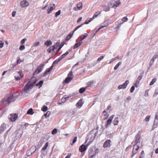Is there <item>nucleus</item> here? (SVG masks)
<instances>
[{
    "instance_id": "1",
    "label": "nucleus",
    "mask_w": 158,
    "mask_h": 158,
    "mask_svg": "<svg viewBox=\"0 0 158 158\" xmlns=\"http://www.w3.org/2000/svg\"><path fill=\"white\" fill-rule=\"evenodd\" d=\"M36 79L35 78H32L30 81L26 85L23 90L22 92V94L24 96H27L30 91L35 84Z\"/></svg>"
},
{
    "instance_id": "2",
    "label": "nucleus",
    "mask_w": 158,
    "mask_h": 158,
    "mask_svg": "<svg viewBox=\"0 0 158 158\" xmlns=\"http://www.w3.org/2000/svg\"><path fill=\"white\" fill-rule=\"evenodd\" d=\"M89 137H90V138H91V139L90 141H89V138H88V139L87 140V141H89V143L87 144V146H86L85 145L83 144L82 145L80 146L79 148V150L81 152H82L85 151L87 149V147H88L89 145V144H90L93 141L94 139V137L92 135H90L89 136Z\"/></svg>"
},
{
    "instance_id": "3",
    "label": "nucleus",
    "mask_w": 158,
    "mask_h": 158,
    "mask_svg": "<svg viewBox=\"0 0 158 158\" xmlns=\"http://www.w3.org/2000/svg\"><path fill=\"white\" fill-rule=\"evenodd\" d=\"M18 118V115L16 114H11L8 116V118L10 121L14 122Z\"/></svg>"
},
{
    "instance_id": "4",
    "label": "nucleus",
    "mask_w": 158,
    "mask_h": 158,
    "mask_svg": "<svg viewBox=\"0 0 158 158\" xmlns=\"http://www.w3.org/2000/svg\"><path fill=\"white\" fill-rule=\"evenodd\" d=\"M73 77L72 72L71 71L68 74L67 77L65 79L64 83H68L73 79Z\"/></svg>"
},
{
    "instance_id": "5",
    "label": "nucleus",
    "mask_w": 158,
    "mask_h": 158,
    "mask_svg": "<svg viewBox=\"0 0 158 158\" xmlns=\"http://www.w3.org/2000/svg\"><path fill=\"white\" fill-rule=\"evenodd\" d=\"M15 77L16 80H19L23 76L22 71L16 72L14 73Z\"/></svg>"
},
{
    "instance_id": "6",
    "label": "nucleus",
    "mask_w": 158,
    "mask_h": 158,
    "mask_svg": "<svg viewBox=\"0 0 158 158\" xmlns=\"http://www.w3.org/2000/svg\"><path fill=\"white\" fill-rule=\"evenodd\" d=\"M129 81H126L125 82H124L123 84L119 85L118 87V89H125L127 87V85L129 84Z\"/></svg>"
},
{
    "instance_id": "7",
    "label": "nucleus",
    "mask_w": 158,
    "mask_h": 158,
    "mask_svg": "<svg viewBox=\"0 0 158 158\" xmlns=\"http://www.w3.org/2000/svg\"><path fill=\"white\" fill-rule=\"evenodd\" d=\"M44 67V64H41L38 68L35 71L34 73L35 74H38L42 71Z\"/></svg>"
},
{
    "instance_id": "8",
    "label": "nucleus",
    "mask_w": 158,
    "mask_h": 158,
    "mask_svg": "<svg viewBox=\"0 0 158 158\" xmlns=\"http://www.w3.org/2000/svg\"><path fill=\"white\" fill-rule=\"evenodd\" d=\"M29 4V2L26 0H24L20 2V6L22 7L28 6Z\"/></svg>"
},
{
    "instance_id": "9",
    "label": "nucleus",
    "mask_w": 158,
    "mask_h": 158,
    "mask_svg": "<svg viewBox=\"0 0 158 158\" xmlns=\"http://www.w3.org/2000/svg\"><path fill=\"white\" fill-rule=\"evenodd\" d=\"M48 142L46 143L44 147L42 148V150H41V152L44 155H45L47 154V152H45L44 150L47 149V148L48 146Z\"/></svg>"
},
{
    "instance_id": "10",
    "label": "nucleus",
    "mask_w": 158,
    "mask_h": 158,
    "mask_svg": "<svg viewBox=\"0 0 158 158\" xmlns=\"http://www.w3.org/2000/svg\"><path fill=\"white\" fill-rule=\"evenodd\" d=\"M6 102L8 104L13 102L14 101L13 96L11 95H8L7 96V98L6 99Z\"/></svg>"
},
{
    "instance_id": "11",
    "label": "nucleus",
    "mask_w": 158,
    "mask_h": 158,
    "mask_svg": "<svg viewBox=\"0 0 158 158\" xmlns=\"http://www.w3.org/2000/svg\"><path fill=\"white\" fill-rule=\"evenodd\" d=\"M139 146L137 144H135L134 145L133 150V155H135L136 153V152L138 150L139 148Z\"/></svg>"
},
{
    "instance_id": "12",
    "label": "nucleus",
    "mask_w": 158,
    "mask_h": 158,
    "mask_svg": "<svg viewBox=\"0 0 158 158\" xmlns=\"http://www.w3.org/2000/svg\"><path fill=\"white\" fill-rule=\"evenodd\" d=\"M121 4V2L119 0H117L115 2L114 5L112 7V8L116 9L117 7L118 6Z\"/></svg>"
},
{
    "instance_id": "13",
    "label": "nucleus",
    "mask_w": 158,
    "mask_h": 158,
    "mask_svg": "<svg viewBox=\"0 0 158 158\" xmlns=\"http://www.w3.org/2000/svg\"><path fill=\"white\" fill-rule=\"evenodd\" d=\"M6 125L4 123H2L0 127V133H2L6 129Z\"/></svg>"
},
{
    "instance_id": "14",
    "label": "nucleus",
    "mask_w": 158,
    "mask_h": 158,
    "mask_svg": "<svg viewBox=\"0 0 158 158\" xmlns=\"http://www.w3.org/2000/svg\"><path fill=\"white\" fill-rule=\"evenodd\" d=\"M110 140H108L106 141L103 144L104 148H106V147H110Z\"/></svg>"
},
{
    "instance_id": "15",
    "label": "nucleus",
    "mask_w": 158,
    "mask_h": 158,
    "mask_svg": "<svg viewBox=\"0 0 158 158\" xmlns=\"http://www.w3.org/2000/svg\"><path fill=\"white\" fill-rule=\"evenodd\" d=\"M158 56L157 55H154L152 58L151 59L150 61V65H152L153 64L154 61L156 60V59L157 58Z\"/></svg>"
},
{
    "instance_id": "16",
    "label": "nucleus",
    "mask_w": 158,
    "mask_h": 158,
    "mask_svg": "<svg viewBox=\"0 0 158 158\" xmlns=\"http://www.w3.org/2000/svg\"><path fill=\"white\" fill-rule=\"evenodd\" d=\"M114 117V115H112L109 118V120H108L107 124L106 126V127L107 126L109 125H110L112 123V120L113 119Z\"/></svg>"
},
{
    "instance_id": "17",
    "label": "nucleus",
    "mask_w": 158,
    "mask_h": 158,
    "mask_svg": "<svg viewBox=\"0 0 158 158\" xmlns=\"http://www.w3.org/2000/svg\"><path fill=\"white\" fill-rule=\"evenodd\" d=\"M83 104L82 99H80L77 103V106L78 108H80L81 107Z\"/></svg>"
},
{
    "instance_id": "18",
    "label": "nucleus",
    "mask_w": 158,
    "mask_h": 158,
    "mask_svg": "<svg viewBox=\"0 0 158 158\" xmlns=\"http://www.w3.org/2000/svg\"><path fill=\"white\" fill-rule=\"evenodd\" d=\"M135 143L137 144L140 142V136L139 135H137L135 137Z\"/></svg>"
},
{
    "instance_id": "19",
    "label": "nucleus",
    "mask_w": 158,
    "mask_h": 158,
    "mask_svg": "<svg viewBox=\"0 0 158 158\" xmlns=\"http://www.w3.org/2000/svg\"><path fill=\"white\" fill-rule=\"evenodd\" d=\"M70 52V50H69L67 51L65 53L62 54L61 55L59 58V60H62L63 58H64L66 56H67Z\"/></svg>"
},
{
    "instance_id": "20",
    "label": "nucleus",
    "mask_w": 158,
    "mask_h": 158,
    "mask_svg": "<svg viewBox=\"0 0 158 158\" xmlns=\"http://www.w3.org/2000/svg\"><path fill=\"white\" fill-rule=\"evenodd\" d=\"M127 20L128 18L127 17H123L122 19V21L123 22V23H121L118 25V27H117V29H118L121 26V25L123 23L127 21Z\"/></svg>"
},
{
    "instance_id": "21",
    "label": "nucleus",
    "mask_w": 158,
    "mask_h": 158,
    "mask_svg": "<svg viewBox=\"0 0 158 158\" xmlns=\"http://www.w3.org/2000/svg\"><path fill=\"white\" fill-rule=\"evenodd\" d=\"M82 3L81 2H79L77 5V7L79 10H80L82 8Z\"/></svg>"
},
{
    "instance_id": "22",
    "label": "nucleus",
    "mask_w": 158,
    "mask_h": 158,
    "mask_svg": "<svg viewBox=\"0 0 158 158\" xmlns=\"http://www.w3.org/2000/svg\"><path fill=\"white\" fill-rule=\"evenodd\" d=\"M44 44L47 46L48 47L52 45V43L50 40H48Z\"/></svg>"
},
{
    "instance_id": "23",
    "label": "nucleus",
    "mask_w": 158,
    "mask_h": 158,
    "mask_svg": "<svg viewBox=\"0 0 158 158\" xmlns=\"http://www.w3.org/2000/svg\"><path fill=\"white\" fill-rule=\"evenodd\" d=\"M82 42H81V41L80 40L79 42L78 43H76L75 44L74 47V48L75 49V48H78V47L80 46L81 45V44H82Z\"/></svg>"
},
{
    "instance_id": "24",
    "label": "nucleus",
    "mask_w": 158,
    "mask_h": 158,
    "mask_svg": "<svg viewBox=\"0 0 158 158\" xmlns=\"http://www.w3.org/2000/svg\"><path fill=\"white\" fill-rule=\"evenodd\" d=\"M66 100V98H63L59 100L58 102V103L59 104H62L65 102Z\"/></svg>"
},
{
    "instance_id": "25",
    "label": "nucleus",
    "mask_w": 158,
    "mask_h": 158,
    "mask_svg": "<svg viewBox=\"0 0 158 158\" xmlns=\"http://www.w3.org/2000/svg\"><path fill=\"white\" fill-rule=\"evenodd\" d=\"M73 34V32L72 34H70L67 35L65 39V41H68L72 37Z\"/></svg>"
},
{
    "instance_id": "26",
    "label": "nucleus",
    "mask_w": 158,
    "mask_h": 158,
    "mask_svg": "<svg viewBox=\"0 0 158 158\" xmlns=\"http://www.w3.org/2000/svg\"><path fill=\"white\" fill-rule=\"evenodd\" d=\"M101 12V11H98L95 13L93 16V18L95 19L97 18L99 15L100 14Z\"/></svg>"
},
{
    "instance_id": "27",
    "label": "nucleus",
    "mask_w": 158,
    "mask_h": 158,
    "mask_svg": "<svg viewBox=\"0 0 158 158\" xmlns=\"http://www.w3.org/2000/svg\"><path fill=\"white\" fill-rule=\"evenodd\" d=\"M88 34L87 33H85L83 35H82V36H83V37H82L81 36V41L82 42V40L85 39L87 36Z\"/></svg>"
},
{
    "instance_id": "28",
    "label": "nucleus",
    "mask_w": 158,
    "mask_h": 158,
    "mask_svg": "<svg viewBox=\"0 0 158 158\" xmlns=\"http://www.w3.org/2000/svg\"><path fill=\"white\" fill-rule=\"evenodd\" d=\"M119 122L118 120V118H115L114 121V125H117L118 124Z\"/></svg>"
},
{
    "instance_id": "29",
    "label": "nucleus",
    "mask_w": 158,
    "mask_h": 158,
    "mask_svg": "<svg viewBox=\"0 0 158 158\" xmlns=\"http://www.w3.org/2000/svg\"><path fill=\"white\" fill-rule=\"evenodd\" d=\"M54 8L52 7H48V14L50 13L53 10Z\"/></svg>"
},
{
    "instance_id": "30",
    "label": "nucleus",
    "mask_w": 158,
    "mask_h": 158,
    "mask_svg": "<svg viewBox=\"0 0 158 158\" xmlns=\"http://www.w3.org/2000/svg\"><path fill=\"white\" fill-rule=\"evenodd\" d=\"M157 80V79L156 78H154L152 79V81L150 82V85H153L154 83H155Z\"/></svg>"
},
{
    "instance_id": "31",
    "label": "nucleus",
    "mask_w": 158,
    "mask_h": 158,
    "mask_svg": "<svg viewBox=\"0 0 158 158\" xmlns=\"http://www.w3.org/2000/svg\"><path fill=\"white\" fill-rule=\"evenodd\" d=\"M34 113L33 109L31 108H30L27 112V114H32Z\"/></svg>"
},
{
    "instance_id": "32",
    "label": "nucleus",
    "mask_w": 158,
    "mask_h": 158,
    "mask_svg": "<svg viewBox=\"0 0 158 158\" xmlns=\"http://www.w3.org/2000/svg\"><path fill=\"white\" fill-rule=\"evenodd\" d=\"M122 62H119L114 67V69L116 70L117 69L119 66L121 64Z\"/></svg>"
},
{
    "instance_id": "33",
    "label": "nucleus",
    "mask_w": 158,
    "mask_h": 158,
    "mask_svg": "<svg viewBox=\"0 0 158 158\" xmlns=\"http://www.w3.org/2000/svg\"><path fill=\"white\" fill-rule=\"evenodd\" d=\"M60 43L59 42H56L55 44L53 45V49H56L60 45Z\"/></svg>"
},
{
    "instance_id": "34",
    "label": "nucleus",
    "mask_w": 158,
    "mask_h": 158,
    "mask_svg": "<svg viewBox=\"0 0 158 158\" xmlns=\"http://www.w3.org/2000/svg\"><path fill=\"white\" fill-rule=\"evenodd\" d=\"M103 113H104V119H106L108 118L109 115L107 113H106V111L105 110L103 111Z\"/></svg>"
},
{
    "instance_id": "35",
    "label": "nucleus",
    "mask_w": 158,
    "mask_h": 158,
    "mask_svg": "<svg viewBox=\"0 0 158 158\" xmlns=\"http://www.w3.org/2000/svg\"><path fill=\"white\" fill-rule=\"evenodd\" d=\"M41 110L43 111H46L48 110V107L45 106H44L42 107Z\"/></svg>"
},
{
    "instance_id": "36",
    "label": "nucleus",
    "mask_w": 158,
    "mask_h": 158,
    "mask_svg": "<svg viewBox=\"0 0 158 158\" xmlns=\"http://www.w3.org/2000/svg\"><path fill=\"white\" fill-rule=\"evenodd\" d=\"M53 67L54 66L52 65L51 67L50 68H49L48 70H47L45 72V73H48L50 72L52 70Z\"/></svg>"
},
{
    "instance_id": "37",
    "label": "nucleus",
    "mask_w": 158,
    "mask_h": 158,
    "mask_svg": "<svg viewBox=\"0 0 158 158\" xmlns=\"http://www.w3.org/2000/svg\"><path fill=\"white\" fill-rule=\"evenodd\" d=\"M43 83V81H40L38 84H36V86H40V87H41Z\"/></svg>"
},
{
    "instance_id": "38",
    "label": "nucleus",
    "mask_w": 158,
    "mask_h": 158,
    "mask_svg": "<svg viewBox=\"0 0 158 158\" xmlns=\"http://www.w3.org/2000/svg\"><path fill=\"white\" fill-rule=\"evenodd\" d=\"M83 25V24H81L79 26H77V27L74 29V31H73V32L74 33V32L76 31L79 28L82 27V26Z\"/></svg>"
},
{
    "instance_id": "39",
    "label": "nucleus",
    "mask_w": 158,
    "mask_h": 158,
    "mask_svg": "<svg viewBox=\"0 0 158 158\" xmlns=\"http://www.w3.org/2000/svg\"><path fill=\"white\" fill-rule=\"evenodd\" d=\"M57 129L56 128L54 129L52 131V134L54 135L57 133Z\"/></svg>"
},
{
    "instance_id": "40",
    "label": "nucleus",
    "mask_w": 158,
    "mask_h": 158,
    "mask_svg": "<svg viewBox=\"0 0 158 158\" xmlns=\"http://www.w3.org/2000/svg\"><path fill=\"white\" fill-rule=\"evenodd\" d=\"M50 114L51 112L50 111H48L47 112V113L44 115V116L46 118H47V117H49Z\"/></svg>"
},
{
    "instance_id": "41",
    "label": "nucleus",
    "mask_w": 158,
    "mask_h": 158,
    "mask_svg": "<svg viewBox=\"0 0 158 158\" xmlns=\"http://www.w3.org/2000/svg\"><path fill=\"white\" fill-rule=\"evenodd\" d=\"M60 60H59V58H58V59L57 60H55L53 63L52 64V65L54 66V65L57 64L59 61H60Z\"/></svg>"
},
{
    "instance_id": "42",
    "label": "nucleus",
    "mask_w": 158,
    "mask_h": 158,
    "mask_svg": "<svg viewBox=\"0 0 158 158\" xmlns=\"http://www.w3.org/2000/svg\"><path fill=\"white\" fill-rule=\"evenodd\" d=\"M85 90V89L84 88H81L79 90L80 93L81 94L83 93Z\"/></svg>"
},
{
    "instance_id": "43",
    "label": "nucleus",
    "mask_w": 158,
    "mask_h": 158,
    "mask_svg": "<svg viewBox=\"0 0 158 158\" xmlns=\"http://www.w3.org/2000/svg\"><path fill=\"white\" fill-rule=\"evenodd\" d=\"M77 137H75L74 138V139L73 140V141L72 142V143H71V145H73L74 143H75V142L77 141Z\"/></svg>"
},
{
    "instance_id": "44",
    "label": "nucleus",
    "mask_w": 158,
    "mask_h": 158,
    "mask_svg": "<svg viewBox=\"0 0 158 158\" xmlns=\"http://www.w3.org/2000/svg\"><path fill=\"white\" fill-rule=\"evenodd\" d=\"M95 155V154H92L91 153H90L89 154V158H94Z\"/></svg>"
},
{
    "instance_id": "45",
    "label": "nucleus",
    "mask_w": 158,
    "mask_h": 158,
    "mask_svg": "<svg viewBox=\"0 0 158 158\" xmlns=\"http://www.w3.org/2000/svg\"><path fill=\"white\" fill-rule=\"evenodd\" d=\"M60 13H61L60 10H58L57 12L56 13L55 17H57L58 15H59L60 14Z\"/></svg>"
},
{
    "instance_id": "46",
    "label": "nucleus",
    "mask_w": 158,
    "mask_h": 158,
    "mask_svg": "<svg viewBox=\"0 0 158 158\" xmlns=\"http://www.w3.org/2000/svg\"><path fill=\"white\" fill-rule=\"evenodd\" d=\"M4 43L1 40H0V48H2L4 46Z\"/></svg>"
},
{
    "instance_id": "47",
    "label": "nucleus",
    "mask_w": 158,
    "mask_h": 158,
    "mask_svg": "<svg viewBox=\"0 0 158 158\" xmlns=\"http://www.w3.org/2000/svg\"><path fill=\"white\" fill-rule=\"evenodd\" d=\"M139 81H138V80H137L135 83V87H137L139 83Z\"/></svg>"
},
{
    "instance_id": "48",
    "label": "nucleus",
    "mask_w": 158,
    "mask_h": 158,
    "mask_svg": "<svg viewBox=\"0 0 158 158\" xmlns=\"http://www.w3.org/2000/svg\"><path fill=\"white\" fill-rule=\"evenodd\" d=\"M26 40H27V39H26V38H24V39H23V40L21 41V42H20V44H23L25 43V41H26Z\"/></svg>"
},
{
    "instance_id": "49",
    "label": "nucleus",
    "mask_w": 158,
    "mask_h": 158,
    "mask_svg": "<svg viewBox=\"0 0 158 158\" xmlns=\"http://www.w3.org/2000/svg\"><path fill=\"white\" fill-rule=\"evenodd\" d=\"M135 88L134 86H133L131 87V89H130V92L131 93H132L133 92L134 90H135Z\"/></svg>"
},
{
    "instance_id": "50",
    "label": "nucleus",
    "mask_w": 158,
    "mask_h": 158,
    "mask_svg": "<svg viewBox=\"0 0 158 158\" xmlns=\"http://www.w3.org/2000/svg\"><path fill=\"white\" fill-rule=\"evenodd\" d=\"M25 49V47L24 45L21 46L19 48V50L22 51Z\"/></svg>"
},
{
    "instance_id": "51",
    "label": "nucleus",
    "mask_w": 158,
    "mask_h": 158,
    "mask_svg": "<svg viewBox=\"0 0 158 158\" xmlns=\"http://www.w3.org/2000/svg\"><path fill=\"white\" fill-rule=\"evenodd\" d=\"M150 118V116H146L145 118V120L146 122H148L149 120V119Z\"/></svg>"
},
{
    "instance_id": "52",
    "label": "nucleus",
    "mask_w": 158,
    "mask_h": 158,
    "mask_svg": "<svg viewBox=\"0 0 158 158\" xmlns=\"http://www.w3.org/2000/svg\"><path fill=\"white\" fill-rule=\"evenodd\" d=\"M40 44V43L39 42H37L34 44V46L35 47H36L38 46Z\"/></svg>"
},
{
    "instance_id": "53",
    "label": "nucleus",
    "mask_w": 158,
    "mask_h": 158,
    "mask_svg": "<svg viewBox=\"0 0 158 158\" xmlns=\"http://www.w3.org/2000/svg\"><path fill=\"white\" fill-rule=\"evenodd\" d=\"M5 101H6V99H4L2 100L0 102V106H2L5 102Z\"/></svg>"
},
{
    "instance_id": "54",
    "label": "nucleus",
    "mask_w": 158,
    "mask_h": 158,
    "mask_svg": "<svg viewBox=\"0 0 158 158\" xmlns=\"http://www.w3.org/2000/svg\"><path fill=\"white\" fill-rule=\"evenodd\" d=\"M107 25H108V24H107V25H105V26H102L101 27H100L98 29V30H97V31H96V32H98V31H99L101 29V28H103V27H106Z\"/></svg>"
},
{
    "instance_id": "55",
    "label": "nucleus",
    "mask_w": 158,
    "mask_h": 158,
    "mask_svg": "<svg viewBox=\"0 0 158 158\" xmlns=\"http://www.w3.org/2000/svg\"><path fill=\"white\" fill-rule=\"evenodd\" d=\"M104 57L103 56H102L98 58V61H100L101 60H102L103 58Z\"/></svg>"
},
{
    "instance_id": "56",
    "label": "nucleus",
    "mask_w": 158,
    "mask_h": 158,
    "mask_svg": "<svg viewBox=\"0 0 158 158\" xmlns=\"http://www.w3.org/2000/svg\"><path fill=\"white\" fill-rule=\"evenodd\" d=\"M22 62V61L19 58L17 60V64H19L21 63V62Z\"/></svg>"
},
{
    "instance_id": "57",
    "label": "nucleus",
    "mask_w": 158,
    "mask_h": 158,
    "mask_svg": "<svg viewBox=\"0 0 158 158\" xmlns=\"http://www.w3.org/2000/svg\"><path fill=\"white\" fill-rule=\"evenodd\" d=\"M110 7H108L107 8H106L104 10V11L106 12L109 11L110 10Z\"/></svg>"
},
{
    "instance_id": "58",
    "label": "nucleus",
    "mask_w": 158,
    "mask_h": 158,
    "mask_svg": "<svg viewBox=\"0 0 158 158\" xmlns=\"http://www.w3.org/2000/svg\"><path fill=\"white\" fill-rule=\"evenodd\" d=\"M116 60V59L115 58H112L110 61V63H109V64H110L112 63V62L114 61L115 60Z\"/></svg>"
},
{
    "instance_id": "59",
    "label": "nucleus",
    "mask_w": 158,
    "mask_h": 158,
    "mask_svg": "<svg viewBox=\"0 0 158 158\" xmlns=\"http://www.w3.org/2000/svg\"><path fill=\"white\" fill-rule=\"evenodd\" d=\"M94 18H93V17L92 18H90L89 19H88V21L90 23L91 21H92Z\"/></svg>"
},
{
    "instance_id": "60",
    "label": "nucleus",
    "mask_w": 158,
    "mask_h": 158,
    "mask_svg": "<svg viewBox=\"0 0 158 158\" xmlns=\"http://www.w3.org/2000/svg\"><path fill=\"white\" fill-rule=\"evenodd\" d=\"M82 17H81L79 19H78L77 21V23H79L80 22L81 20H82Z\"/></svg>"
},
{
    "instance_id": "61",
    "label": "nucleus",
    "mask_w": 158,
    "mask_h": 158,
    "mask_svg": "<svg viewBox=\"0 0 158 158\" xmlns=\"http://www.w3.org/2000/svg\"><path fill=\"white\" fill-rule=\"evenodd\" d=\"M16 14L15 11H14L12 13V16L13 17H15Z\"/></svg>"
},
{
    "instance_id": "62",
    "label": "nucleus",
    "mask_w": 158,
    "mask_h": 158,
    "mask_svg": "<svg viewBox=\"0 0 158 158\" xmlns=\"http://www.w3.org/2000/svg\"><path fill=\"white\" fill-rule=\"evenodd\" d=\"M73 9L75 11H77L78 10H78V8H77V7H74L73 8Z\"/></svg>"
},
{
    "instance_id": "63",
    "label": "nucleus",
    "mask_w": 158,
    "mask_h": 158,
    "mask_svg": "<svg viewBox=\"0 0 158 158\" xmlns=\"http://www.w3.org/2000/svg\"><path fill=\"white\" fill-rule=\"evenodd\" d=\"M51 48H52V47H50L47 50L48 52L49 53H50L52 52L51 51Z\"/></svg>"
},
{
    "instance_id": "64",
    "label": "nucleus",
    "mask_w": 158,
    "mask_h": 158,
    "mask_svg": "<svg viewBox=\"0 0 158 158\" xmlns=\"http://www.w3.org/2000/svg\"><path fill=\"white\" fill-rule=\"evenodd\" d=\"M155 119L158 120V113H156V114Z\"/></svg>"
}]
</instances>
